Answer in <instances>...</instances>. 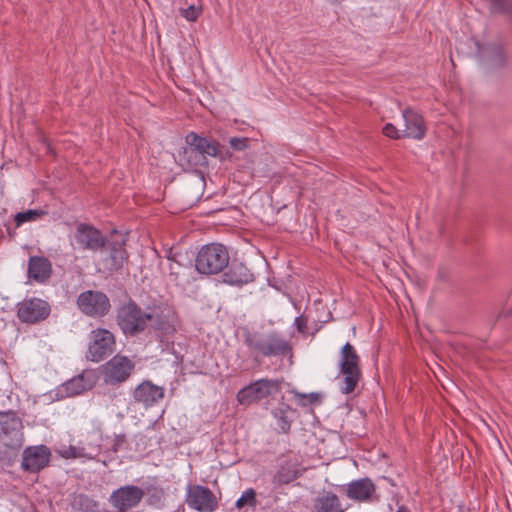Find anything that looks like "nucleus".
Instances as JSON below:
<instances>
[{"instance_id": "f257e3e1", "label": "nucleus", "mask_w": 512, "mask_h": 512, "mask_svg": "<svg viewBox=\"0 0 512 512\" xmlns=\"http://www.w3.org/2000/svg\"><path fill=\"white\" fill-rule=\"evenodd\" d=\"M243 340L254 367L262 364V358L293 356L291 343L276 331L262 333L246 329Z\"/></svg>"}, {"instance_id": "f03ea898", "label": "nucleus", "mask_w": 512, "mask_h": 512, "mask_svg": "<svg viewBox=\"0 0 512 512\" xmlns=\"http://www.w3.org/2000/svg\"><path fill=\"white\" fill-rule=\"evenodd\" d=\"M339 389L342 394L348 395L355 391L362 377L360 356L355 347L347 342L341 348L339 359Z\"/></svg>"}, {"instance_id": "7ed1b4c3", "label": "nucleus", "mask_w": 512, "mask_h": 512, "mask_svg": "<svg viewBox=\"0 0 512 512\" xmlns=\"http://www.w3.org/2000/svg\"><path fill=\"white\" fill-rule=\"evenodd\" d=\"M230 255L227 247L221 243L203 245L195 258V269L199 274L211 276L224 271Z\"/></svg>"}, {"instance_id": "20e7f679", "label": "nucleus", "mask_w": 512, "mask_h": 512, "mask_svg": "<svg viewBox=\"0 0 512 512\" xmlns=\"http://www.w3.org/2000/svg\"><path fill=\"white\" fill-rule=\"evenodd\" d=\"M476 48V57L489 72L507 69L510 66V54L501 42L481 43L472 39Z\"/></svg>"}, {"instance_id": "39448f33", "label": "nucleus", "mask_w": 512, "mask_h": 512, "mask_svg": "<svg viewBox=\"0 0 512 512\" xmlns=\"http://www.w3.org/2000/svg\"><path fill=\"white\" fill-rule=\"evenodd\" d=\"M187 146L183 150V159L191 167H206L208 157L215 154V140L190 132L186 136Z\"/></svg>"}, {"instance_id": "423d86ee", "label": "nucleus", "mask_w": 512, "mask_h": 512, "mask_svg": "<svg viewBox=\"0 0 512 512\" xmlns=\"http://www.w3.org/2000/svg\"><path fill=\"white\" fill-rule=\"evenodd\" d=\"M180 324V317L175 308L166 301H160L156 307L151 329L155 338L160 342L167 341L177 333Z\"/></svg>"}, {"instance_id": "0eeeda50", "label": "nucleus", "mask_w": 512, "mask_h": 512, "mask_svg": "<svg viewBox=\"0 0 512 512\" xmlns=\"http://www.w3.org/2000/svg\"><path fill=\"white\" fill-rule=\"evenodd\" d=\"M85 358L99 363L107 359L116 350V337L106 328H96L89 333Z\"/></svg>"}, {"instance_id": "6e6552de", "label": "nucleus", "mask_w": 512, "mask_h": 512, "mask_svg": "<svg viewBox=\"0 0 512 512\" xmlns=\"http://www.w3.org/2000/svg\"><path fill=\"white\" fill-rule=\"evenodd\" d=\"M23 422L13 410L0 411V442L9 449L18 450L24 443Z\"/></svg>"}, {"instance_id": "1a4fd4ad", "label": "nucleus", "mask_w": 512, "mask_h": 512, "mask_svg": "<svg viewBox=\"0 0 512 512\" xmlns=\"http://www.w3.org/2000/svg\"><path fill=\"white\" fill-rule=\"evenodd\" d=\"M51 311V304L39 297H26L16 304L18 320L27 325H36L47 320Z\"/></svg>"}, {"instance_id": "9d476101", "label": "nucleus", "mask_w": 512, "mask_h": 512, "mask_svg": "<svg viewBox=\"0 0 512 512\" xmlns=\"http://www.w3.org/2000/svg\"><path fill=\"white\" fill-rule=\"evenodd\" d=\"M280 389L279 380L262 378L240 389L236 397L240 405L249 406L278 393Z\"/></svg>"}, {"instance_id": "9b49d317", "label": "nucleus", "mask_w": 512, "mask_h": 512, "mask_svg": "<svg viewBox=\"0 0 512 512\" xmlns=\"http://www.w3.org/2000/svg\"><path fill=\"white\" fill-rule=\"evenodd\" d=\"M140 305L129 298L116 308V323L126 337H137L142 334Z\"/></svg>"}, {"instance_id": "f8f14e48", "label": "nucleus", "mask_w": 512, "mask_h": 512, "mask_svg": "<svg viewBox=\"0 0 512 512\" xmlns=\"http://www.w3.org/2000/svg\"><path fill=\"white\" fill-rule=\"evenodd\" d=\"M77 308L86 316L102 318L111 309L108 296L99 290H86L81 292L76 299Z\"/></svg>"}, {"instance_id": "ddd939ff", "label": "nucleus", "mask_w": 512, "mask_h": 512, "mask_svg": "<svg viewBox=\"0 0 512 512\" xmlns=\"http://www.w3.org/2000/svg\"><path fill=\"white\" fill-rule=\"evenodd\" d=\"M135 364L126 356L117 354L100 367L106 384L117 385L125 382L132 374Z\"/></svg>"}, {"instance_id": "4468645a", "label": "nucleus", "mask_w": 512, "mask_h": 512, "mask_svg": "<svg viewBox=\"0 0 512 512\" xmlns=\"http://www.w3.org/2000/svg\"><path fill=\"white\" fill-rule=\"evenodd\" d=\"M74 239L82 250L97 252L103 250L107 244V237L91 224L79 223L74 232Z\"/></svg>"}, {"instance_id": "2eb2a0df", "label": "nucleus", "mask_w": 512, "mask_h": 512, "mask_svg": "<svg viewBox=\"0 0 512 512\" xmlns=\"http://www.w3.org/2000/svg\"><path fill=\"white\" fill-rule=\"evenodd\" d=\"M144 497V491L135 485H126L114 490L108 501L117 512H129L137 507Z\"/></svg>"}, {"instance_id": "dca6fc26", "label": "nucleus", "mask_w": 512, "mask_h": 512, "mask_svg": "<svg viewBox=\"0 0 512 512\" xmlns=\"http://www.w3.org/2000/svg\"><path fill=\"white\" fill-rule=\"evenodd\" d=\"M51 460V450L46 445L28 446L23 450L21 469L28 473H39Z\"/></svg>"}, {"instance_id": "f3484780", "label": "nucleus", "mask_w": 512, "mask_h": 512, "mask_svg": "<svg viewBox=\"0 0 512 512\" xmlns=\"http://www.w3.org/2000/svg\"><path fill=\"white\" fill-rule=\"evenodd\" d=\"M221 273L222 282L230 286L242 287L255 280L252 271L236 258H229L228 265Z\"/></svg>"}, {"instance_id": "a211bd4d", "label": "nucleus", "mask_w": 512, "mask_h": 512, "mask_svg": "<svg viewBox=\"0 0 512 512\" xmlns=\"http://www.w3.org/2000/svg\"><path fill=\"white\" fill-rule=\"evenodd\" d=\"M105 254L101 258L104 269L108 272H116L123 268L128 260V253L125 249V240L110 241L107 239L106 247L102 250Z\"/></svg>"}, {"instance_id": "6ab92c4d", "label": "nucleus", "mask_w": 512, "mask_h": 512, "mask_svg": "<svg viewBox=\"0 0 512 512\" xmlns=\"http://www.w3.org/2000/svg\"><path fill=\"white\" fill-rule=\"evenodd\" d=\"M305 472L297 459L280 457L276 471L272 476V484L274 486L288 485L300 478Z\"/></svg>"}, {"instance_id": "aec40b11", "label": "nucleus", "mask_w": 512, "mask_h": 512, "mask_svg": "<svg viewBox=\"0 0 512 512\" xmlns=\"http://www.w3.org/2000/svg\"><path fill=\"white\" fill-rule=\"evenodd\" d=\"M188 505L199 512H213L218 508L214 493L205 486L195 485L189 489Z\"/></svg>"}, {"instance_id": "412c9836", "label": "nucleus", "mask_w": 512, "mask_h": 512, "mask_svg": "<svg viewBox=\"0 0 512 512\" xmlns=\"http://www.w3.org/2000/svg\"><path fill=\"white\" fill-rule=\"evenodd\" d=\"M98 377L94 370H85L61 385L60 392L66 397H73L91 390Z\"/></svg>"}, {"instance_id": "4be33fe9", "label": "nucleus", "mask_w": 512, "mask_h": 512, "mask_svg": "<svg viewBox=\"0 0 512 512\" xmlns=\"http://www.w3.org/2000/svg\"><path fill=\"white\" fill-rule=\"evenodd\" d=\"M164 395V387L158 386L152 383L150 380H144L134 389L133 399L135 402L142 404L146 408H149L162 400Z\"/></svg>"}, {"instance_id": "5701e85b", "label": "nucleus", "mask_w": 512, "mask_h": 512, "mask_svg": "<svg viewBox=\"0 0 512 512\" xmlns=\"http://www.w3.org/2000/svg\"><path fill=\"white\" fill-rule=\"evenodd\" d=\"M376 492L374 482L368 478L351 481L346 487V496L357 502H371Z\"/></svg>"}, {"instance_id": "b1692460", "label": "nucleus", "mask_w": 512, "mask_h": 512, "mask_svg": "<svg viewBox=\"0 0 512 512\" xmlns=\"http://www.w3.org/2000/svg\"><path fill=\"white\" fill-rule=\"evenodd\" d=\"M53 269L50 260L44 256H30L27 276L36 283H46L52 276Z\"/></svg>"}, {"instance_id": "393cba45", "label": "nucleus", "mask_w": 512, "mask_h": 512, "mask_svg": "<svg viewBox=\"0 0 512 512\" xmlns=\"http://www.w3.org/2000/svg\"><path fill=\"white\" fill-rule=\"evenodd\" d=\"M403 118L405 122V130L402 133L403 137L421 140L426 135V125L423 117L412 110L406 108L403 111Z\"/></svg>"}, {"instance_id": "a878e982", "label": "nucleus", "mask_w": 512, "mask_h": 512, "mask_svg": "<svg viewBox=\"0 0 512 512\" xmlns=\"http://www.w3.org/2000/svg\"><path fill=\"white\" fill-rule=\"evenodd\" d=\"M346 509L332 491H323L313 499L312 512H345Z\"/></svg>"}, {"instance_id": "bb28decb", "label": "nucleus", "mask_w": 512, "mask_h": 512, "mask_svg": "<svg viewBox=\"0 0 512 512\" xmlns=\"http://www.w3.org/2000/svg\"><path fill=\"white\" fill-rule=\"evenodd\" d=\"M296 413L290 405L281 402L272 410V415L276 419V424L280 432L288 434L291 429L293 417Z\"/></svg>"}, {"instance_id": "cd10ccee", "label": "nucleus", "mask_w": 512, "mask_h": 512, "mask_svg": "<svg viewBox=\"0 0 512 512\" xmlns=\"http://www.w3.org/2000/svg\"><path fill=\"white\" fill-rule=\"evenodd\" d=\"M160 302V300H156L154 299L151 303H149L145 309H143L141 306H140V319H141V331H142V334L148 329V327H150V329H152V325L154 323V319H155V311H156V307L158 305V303Z\"/></svg>"}, {"instance_id": "c85d7f7f", "label": "nucleus", "mask_w": 512, "mask_h": 512, "mask_svg": "<svg viewBox=\"0 0 512 512\" xmlns=\"http://www.w3.org/2000/svg\"><path fill=\"white\" fill-rule=\"evenodd\" d=\"M293 394L297 404L301 407L317 406L320 405L323 401V394L320 392H311L306 394L293 391Z\"/></svg>"}, {"instance_id": "c756f323", "label": "nucleus", "mask_w": 512, "mask_h": 512, "mask_svg": "<svg viewBox=\"0 0 512 512\" xmlns=\"http://www.w3.org/2000/svg\"><path fill=\"white\" fill-rule=\"evenodd\" d=\"M46 214L47 212L41 209H29L18 212L14 216L15 227L18 228L27 222H35Z\"/></svg>"}, {"instance_id": "7c9ffc66", "label": "nucleus", "mask_w": 512, "mask_h": 512, "mask_svg": "<svg viewBox=\"0 0 512 512\" xmlns=\"http://www.w3.org/2000/svg\"><path fill=\"white\" fill-rule=\"evenodd\" d=\"M257 505V498H256V492L253 488L246 489L240 498L235 503L236 508L241 509L245 506L250 507H256Z\"/></svg>"}, {"instance_id": "2f4dec72", "label": "nucleus", "mask_w": 512, "mask_h": 512, "mask_svg": "<svg viewBox=\"0 0 512 512\" xmlns=\"http://www.w3.org/2000/svg\"><path fill=\"white\" fill-rule=\"evenodd\" d=\"M61 457L65 459H76V458H88L93 459L94 457L85 452L84 448L76 447V446H68L67 448L62 449L60 452Z\"/></svg>"}, {"instance_id": "473e14b6", "label": "nucleus", "mask_w": 512, "mask_h": 512, "mask_svg": "<svg viewBox=\"0 0 512 512\" xmlns=\"http://www.w3.org/2000/svg\"><path fill=\"white\" fill-rule=\"evenodd\" d=\"M490 11L492 13H510L512 12V0H488Z\"/></svg>"}, {"instance_id": "72a5a7b5", "label": "nucleus", "mask_w": 512, "mask_h": 512, "mask_svg": "<svg viewBox=\"0 0 512 512\" xmlns=\"http://www.w3.org/2000/svg\"><path fill=\"white\" fill-rule=\"evenodd\" d=\"M76 503L79 505L80 509L84 512H92L95 508L99 506V503L87 495L80 494Z\"/></svg>"}, {"instance_id": "f704fd0d", "label": "nucleus", "mask_w": 512, "mask_h": 512, "mask_svg": "<svg viewBox=\"0 0 512 512\" xmlns=\"http://www.w3.org/2000/svg\"><path fill=\"white\" fill-rule=\"evenodd\" d=\"M128 445V439L127 436L124 433L121 434H115L113 438V444L110 448V452L116 454L120 450L126 448Z\"/></svg>"}, {"instance_id": "c9c22d12", "label": "nucleus", "mask_w": 512, "mask_h": 512, "mask_svg": "<svg viewBox=\"0 0 512 512\" xmlns=\"http://www.w3.org/2000/svg\"><path fill=\"white\" fill-rule=\"evenodd\" d=\"M229 144L235 151H244L248 148L249 139L246 137H231L229 139Z\"/></svg>"}, {"instance_id": "e433bc0d", "label": "nucleus", "mask_w": 512, "mask_h": 512, "mask_svg": "<svg viewBox=\"0 0 512 512\" xmlns=\"http://www.w3.org/2000/svg\"><path fill=\"white\" fill-rule=\"evenodd\" d=\"M212 157L218 158L220 161L231 159L232 153L225 146L215 140V154Z\"/></svg>"}, {"instance_id": "4c0bfd02", "label": "nucleus", "mask_w": 512, "mask_h": 512, "mask_svg": "<svg viewBox=\"0 0 512 512\" xmlns=\"http://www.w3.org/2000/svg\"><path fill=\"white\" fill-rule=\"evenodd\" d=\"M181 15L188 21L194 22L198 19L201 14V9L194 5H190L188 8L180 10Z\"/></svg>"}, {"instance_id": "58836bf2", "label": "nucleus", "mask_w": 512, "mask_h": 512, "mask_svg": "<svg viewBox=\"0 0 512 512\" xmlns=\"http://www.w3.org/2000/svg\"><path fill=\"white\" fill-rule=\"evenodd\" d=\"M383 134L389 138H392V139H400V138H404L402 136V134L400 133V131L392 124V123H387L384 127H383Z\"/></svg>"}, {"instance_id": "ea45409f", "label": "nucleus", "mask_w": 512, "mask_h": 512, "mask_svg": "<svg viewBox=\"0 0 512 512\" xmlns=\"http://www.w3.org/2000/svg\"><path fill=\"white\" fill-rule=\"evenodd\" d=\"M307 324H308V318L303 314L296 317L294 320V325H295L297 331L301 334L306 333Z\"/></svg>"}, {"instance_id": "a19ab883", "label": "nucleus", "mask_w": 512, "mask_h": 512, "mask_svg": "<svg viewBox=\"0 0 512 512\" xmlns=\"http://www.w3.org/2000/svg\"><path fill=\"white\" fill-rule=\"evenodd\" d=\"M396 512H411L410 509L408 507H406L405 505H401L398 507L397 511Z\"/></svg>"}, {"instance_id": "79ce46f5", "label": "nucleus", "mask_w": 512, "mask_h": 512, "mask_svg": "<svg viewBox=\"0 0 512 512\" xmlns=\"http://www.w3.org/2000/svg\"><path fill=\"white\" fill-rule=\"evenodd\" d=\"M47 150H48L49 153H54V151L51 148L50 144H47Z\"/></svg>"}]
</instances>
